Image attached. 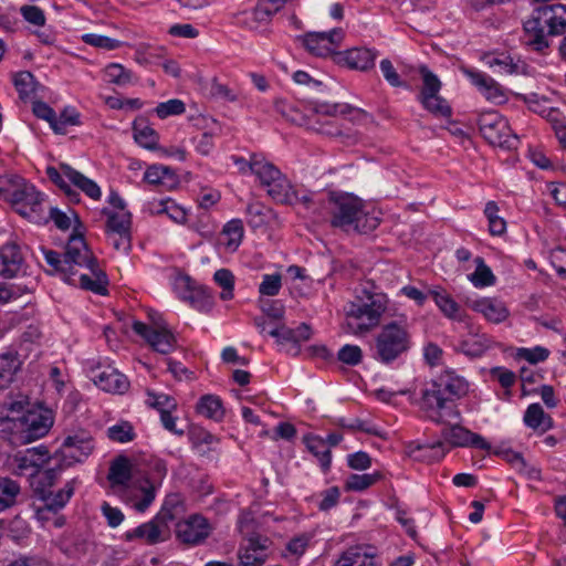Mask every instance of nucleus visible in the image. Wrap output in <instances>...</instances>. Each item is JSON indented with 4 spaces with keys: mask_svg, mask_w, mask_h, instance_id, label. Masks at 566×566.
<instances>
[{
    "mask_svg": "<svg viewBox=\"0 0 566 566\" xmlns=\"http://www.w3.org/2000/svg\"><path fill=\"white\" fill-rule=\"evenodd\" d=\"M476 123L481 135L489 144L505 149L517 147V135L512 134L507 120L497 112L480 114Z\"/></svg>",
    "mask_w": 566,
    "mask_h": 566,
    "instance_id": "nucleus-11",
    "label": "nucleus"
},
{
    "mask_svg": "<svg viewBox=\"0 0 566 566\" xmlns=\"http://www.w3.org/2000/svg\"><path fill=\"white\" fill-rule=\"evenodd\" d=\"M144 180L165 190H171L179 184L176 172L171 168L161 165L148 167L144 174Z\"/></svg>",
    "mask_w": 566,
    "mask_h": 566,
    "instance_id": "nucleus-28",
    "label": "nucleus"
},
{
    "mask_svg": "<svg viewBox=\"0 0 566 566\" xmlns=\"http://www.w3.org/2000/svg\"><path fill=\"white\" fill-rule=\"evenodd\" d=\"M411 335L407 324L390 322L385 324L375 338L374 357L382 364H390L408 353Z\"/></svg>",
    "mask_w": 566,
    "mask_h": 566,
    "instance_id": "nucleus-9",
    "label": "nucleus"
},
{
    "mask_svg": "<svg viewBox=\"0 0 566 566\" xmlns=\"http://www.w3.org/2000/svg\"><path fill=\"white\" fill-rule=\"evenodd\" d=\"M524 102L528 105V108L542 116H552L555 111L547 108L544 104L547 102L545 97H539L536 93H531L524 96Z\"/></svg>",
    "mask_w": 566,
    "mask_h": 566,
    "instance_id": "nucleus-62",
    "label": "nucleus"
},
{
    "mask_svg": "<svg viewBox=\"0 0 566 566\" xmlns=\"http://www.w3.org/2000/svg\"><path fill=\"white\" fill-rule=\"evenodd\" d=\"M20 493V485L9 479L0 476V511L13 506Z\"/></svg>",
    "mask_w": 566,
    "mask_h": 566,
    "instance_id": "nucleus-44",
    "label": "nucleus"
},
{
    "mask_svg": "<svg viewBox=\"0 0 566 566\" xmlns=\"http://www.w3.org/2000/svg\"><path fill=\"white\" fill-rule=\"evenodd\" d=\"M212 532L209 521L199 514L190 515L176 524L177 538L187 545H200Z\"/></svg>",
    "mask_w": 566,
    "mask_h": 566,
    "instance_id": "nucleus-14",
    "label": "nucleus"
},
{
    "mask_svg": "<svg viewBox=\"0 0 566 566\" xmlns=\"http://www.w3.org/2000/svg\"><path fill=\"white\" fill-rule=\"evenodd\" d=\"M185 511L182 500L179 494H169L158 512L157 516L168 525L169 522L178 518Z\"/></svg>",
    "mask_w": 566,
    "mask_h": 566,
    "instance_id": "nucleus-41",
    "label": "nucleus"
},
{
    "mask_svg": "<svg viewBox=\"0 0 566 566\" xmlns=\"http://www.w3.org/2000/svg\"><path fill=\"white\" fill-rule=\"evenodd\" d=\"M0 193L17 207L21 216L36 223L48 220L43 214V196L25 179L19 176H0Z\"/></svg>",
    "mask_w": 566,
    "mask_h": 566,
    "instance_id": "nucleus-8",
    "label": "nucleus"
},
{
    "mask_svg": "<svg viewBox=\"0 0 566 566\" xmlns=\"http://www.w3.org/2000/svg\"><path fill=\"white\" fill-rule=\"evenodd\" d=\"M335 566H380V563L375 547L356 545L343 552Z\"/></svg>",
    "mask_w": 566,
    "mask_h": 566,
    "instance_id": "nucleus-21",
    "label": "nucleus"
},
{
    "mask_svg": "<svg viewBox=\"0 0 566 566\" xmlns=\"http://www.w3.org/2000/svg\"><path fill=\"white\" fill-rule=\"evenodd\" d=\"M419 73L422 78V88L418 96L419 102L436 116H451V107L446 99L439 96L441 82L438 76L424 65L420 66Z\"/></svg>",
    "mask_w": 566,
    "mask_h": 566,
    "instance_id": "nucleus-12",
    "label": "nucleus"
},
{
    "mask_svg": "<svg viewBox=\"0 0 566 566\" xmlns=\"http://www.w3.org/2000/svg\"><path fill=\"white\" fill-rule=\"evenodd\" d=\"M544 22L547 24L548 35H558L566 32V6L545 4Z\"/></svg>",
    "mask_w": 566,
    "mask_h": 566,
    "instance_id": "nucleus-32",
    "label": "nucleus"
},
{
    "mask_svg": "<svg viewBox=\"0 0 566 566\" xmlns=\"http://www.w3.org/2000/svg\"><path fill=\"white\" fill-rule=\"evenodd\" d=\"M310 109H312L316 114L332 116V117H335L338 115L347 116L353 113H355L357 115L363 114V112L360 109L355 108L348 104H337V103L331 104L327 102H318V101L310 102Z\"/></svg>",
    "mask_w": 566,
    "mask_h": 566,
    "instance_id": "nucleus-37",
    "label": "nucleus"
},
{
    "mask_svg": "<svg viewBox=\"0 0 566 566\" xmlns=\"http://www.w3.org/2000/svg\"><path fill=\"white\" fill-rule=\"evenodd\" d=\"M484 60L488 66L499 67V72L502 74H525L527 71L525 62L507 53H499L496 55L489 54Z\"/></svg>",
    "mask_w": 566,
    "mask_h": 566,
    "instance_id": "nucleus-29",
    "label": "nucleus"
},
{
    "mask_svg": "<svg viewBox=\"0 0 566 566\" xmlns=\"http://www.w3.org/2000/svg\"><path fill=\"white\" fill-rule=\"evenodd\" d=\"M23 264L24 256L17 243L9 242L0 248V277L12 279L17 276Z\"/></svg>",
    "mask_w": 566,
    "mask_h": 566,
    "instance_id": "nucleus-24",
    "label": "nucleus"
},
{
    "mask_svg": "<svg viewBox=\"0 0 566 566\" xmlns=\"http://www.w3.org/2000/svg\"><path fill=\"white\" fill-rule=\"evenodd\" d=\"M282 286L280 274H265L263 281L259 286L261 295L275 296L279 294Z\"/></svg>",
    "mask_w": 566,
    "mask_h": 566,
    "instance_id": "nucleus-60",
    "label": "nucleus"
},
{
    "mask_svg": "<svg viewBox=\"0 0 566 566\" xmlns=\"http://www.w3.org/2000/svg\"><path fill=\"white\" fill-rule=\"evenodd\" d=\"M462 71L489 102L494 104L505 103L506 94L504 88L491 76L471 69H463Z\"/></svg>",
    "mask_w": 566,
    "mask_h": 566,
    "instance_id": "nucleus-19",
    "label": "nucleus"
},
{
    "mask_svg": "<svg viewBox=\"0 0 566 566\" xmlns=\"http://www.w3.org/2000/svg\"><path fill=\"white\" fill-rule=\"evenodd\" d=\"M20 12L25 21L31 24L42 27L45 23V15L42 9L35 6H23Z\"/></svg>",
    "mask_w": 566,
    "mask_h": 566,
    "instance_id": "nucleus-64",
    "label": "nucleus"
},
{
    "mask_svg": "<svg viewBox=\"0 0 566 566\" xmlns=\"http://www.w3.org/2000/svg\"><path fill=\"white\" fill-rule=\"evenodd\" d=\"M13 84L19 93V97L23 101L31 98L38 87L34 75L29 71H21L14 74Z\"/></svg>",
    "mask_w": 566,
    "mask_h": 566,
    "instance_id": "nucleus-42",
    "label": "nucleus"
},
{
    "mask_svg": "<svg viewBox=\"0 0 566 566\" xmlns=\"http://www.w3.org/2000/svg\"><path fill=\"white\" fill-rule=\"evenodd\" d=\"M470 384L453 369L442 370L420 389L415 403L428 419L437 423L460 420L457 402L469 392Z\"/></svg>",
    "mask_w": 566,
    "mask_h": 566,
    "instance_id": "nucleus-1",
    "label": "nucleus"
},
{
    "mask_svg": "<svg viewBox=\"0 0 566 566\" xmlns=\"http://www.w3.org/2000/svg\"><path fill=\"white\" fill-rule=\"evenodd\" d=\"M133 331L143 337L147 344L157 353L167 355L177 347V339L166 323L154 321V326L135 321Z\"/></svg>",
    "mask_w": 566,
    "mask_h": 566,
    "instance_id": "nucleus-13",
    "label": "nucleus"
},
{
    "mask_svg": "<svg viewBox=\"0 0 566 566\" xmlns=\"http://www.w3.org/2000/svg\"><path fill=\"white\" fill-rule=\"evenodd\" d=\"M103 212L107 216L106 233H130L132 216L129 212Z\"/></svg>",
    "mask_w": 566,
    "mask_h": 566,
    "instance_id": "nucleus-43",
    "label": "nucleus"
},
{
    "mask_svg": "<svg viewBox=\"0 0 566 566\" xmlns=\"http://www.w3.org/2000/svg\"><path fill=\"white\" fill-rule=\"evenodd\" d=\"M156 114L159 118H167L174 115H180L185 113V103L180 99L174 98L164 103H159L156 107Z\"/></svg>",
    "mask_w": 566,
    "mask_h": 566,
    "instance_id": "nucleus-55",
    "label": "nucleus"
},
{
    "mask_svg": "<svg viewBox=\"0 0 566 566\" xmlns=\"http://www.w3.org/2000/svg\"><path fill=\"white\" fill-rule=\"evenodd\" d=\"M65 282L96 294L106 293L107 276L82 235H72L64 252Z\"/></svg>",
    "mask_w": 566,
    "mask_h": 566,
    "instance_id": "nucleus-2",
    "label": "nucleus"
},
{
    "mask_svg": "<svg viewBox=\"0 0 566 566\" xmlns=\"http://www.w3.org/2000/svg\"><path fill=\"white\" fill-rule=\"evenodd\" d=\"M429 295L433 298L436 305L449 318L462 321L460 305L444 290H429Z\"/></svg>",
    "mask_w": 566,
    "mask_h": 566,
    "instance_id": "nucleus-35",
    "label": "nucleus"
},
{
    "mask_svg": "<svg viewBox=\"0 0 566 566\" xmlns=\"http://www.w3.org/2000/svg\"><path fill=\"white\" fill-rule=\"evenodd\" d=\"M337 358L346 365L356 366L363 359V352L359 346L347 344L338 350Z\"/></svg>",
    "mask_w": 566,
    "mask_h": 566,
    "instance_id": "nucleus-56",
    "label": "nucleus"
},
{
    "mask_svg": "<svg viewBox=\"0 0 566 566\" xmlns=\"http://www.w3.org/2000/svg\"><path fill=\"white\" fill-rule=\"evenodd\" d=\"M46 176L52 182H54L61 190L64 191L70 200H74L78 196L77 192L73 191L69 184L63 179L64 174L60 167L57 169L55 167L49 166L46 168Z\"/></svg>",
    "mask_w": 566,
    "mask_h": 566,
    "instance_id": "nucleus-59",
    "label": "nucleus"
},
{
    "mask_svg": "<svg viewBox=\"0 0 566 566\" xmlns=\"http://www.w3.org/2000/svg\"><path fill=\"white\" fill-rule=\"evenodd\" d=\"M331 224L346 232L369 233L379 226V218L366 210L360 199L342 195L329 199Z\"/></svg>",
    "mask_w": 566,
    "mask_h": 566,
    "instance_id": "nucleus-3",
    "label": "nucleus"
},
{
    "mask_svg": "<svg viewBox=\"0 0 566 566\" xmlns=\"http://www.w3.org/2000/svg\"><path fill=\"white\" fill-rule=\"evenodd\" d=\"M270 539L261 535H252L244 541L240 551V566H262L268 559Z\"/></svg>",
    "mask_w": 566,
    "mask_h": 566,
    "instance_id": "nucleus-18",
    "label": "nucleus"
},
{
    "mask_svg": "<svg viewBox=\"0 0 566 566\" xmlns=\"http://www.w3.org/2000/svg\"><path fill=\"white\" fill-rule=\"evenodd\" d=\"M303 441L307 450L317 458L319 464L324 471H327L331 467L332 454L331 449L326 446V441L314 434H307L303 438Z\"/></svg>",
    "mask_w": 566,
    "mask_h": 566,
    "instance_id": "nucleus-34",
    "label": "nucleus"
},
{
    "mask_svg": "<svg viewBox=\"0 0 566 566\" xmlns=\"http://www.w3.org/2000/svg\"><path fill=\"white\" fill-rule=\"evenodd\" d=\"M54 423L52 410L30 408L21 416H4L1 430L10 436L15 444H28L46 436Z\"/></svg>",
    "mask_w": 566,
    "mask_h": 566,
    "instance_id": "nucleus-4",
    "label": "nucleus"
},
{
    "mask_svg": "<svg viewBox=\"0 0 566 566\" xmlns=\"http://www.w3.org/2000/svg\"><path fill=\"white\" fill-rule=\"evenodd\" d=\"M499 207L494 201L485 205L484 213L489 221V231L492 235H501L506 230V222L497 216Z\"/></svg>",
    "mask_w": 566,
    "mask_h": 566,
    "instance_id": "nucleus-47",
    "label": "nucleus"
},
{
    "mask_svg": "<svg viewBox=\"0 0 566 566\" xmlns=\"http://www.w3.org/2000/svg\"><path fill=\"white\" fill-rule=\"evenodd\" d=\"M268 208L260 202L249 203L247 207L248 223L252 228H260L266 222Z\"/></svg>",
    "mask_w": 566,
    "mask_h": 566,
    "instance_id": "nucleus-54",
    "label": "nucleus"
},
{
    "mask_svg": "<svg viewBox=\"0 0 566 566\" xmlns=\"http://www.w3.org/2000/svg\"><path fill=\"white\" fill-rule=\"evenodd\" d=\"M94 444L90 433L81 431L73 436H67L59 451L61 460L65 465H72L82 462L93 451Z\"/></svg>",
    "mask_w": 566,
    "mask_h": 566,
    "instance_id": "nucleus-16",
    "label": "nucleus"
},
{
    "mask_svg": "<svg viewBox=\"0 0 566 566\" xmlns=\"http://www.w3.org/2000/svg\"><path fill=\"white\" fill-rule=\"evenodd\" d=\"M105 75L108 82L116 85H126L132 81V72L117 63L108 64L105 67Z\"/></svg>",
    "mask_w": 566,
    "mask_h": 566,
    "instance_id": "nucleus-52",
    "label": "nucleus"
},
{
    "mask_svg": "<svg viewBox=\"0 0 566 566\" xmlns=\"http://www.w3.org/2000/svg\"><path fill=\"white\" fill-rule=\"evenodd\" d=\"M60 468L39 470L30 480L33 495L43 503V505L36 510V514L40 518H43L46 512L56 513L62 510L74 494L77 484L76 479L67 481L64 486L56 492L52 490L60 476Z\"/></svg>",
    "mask_w": 566,
    "mask_h": 566,
    "instance_id": "nucleus-5",
    "label": "nucleus"
},
{
    "mask_svg": "<svg viewBox=\"0 0 566 566\" xmlns=\"http://www.w3.org/2000/svg\"><path fill=\"white\" fill-rule=\"evenodd\" d=\"M21 360L14 350L0 354V389L8 388L21 368Z\"/></svg>",
    "mask_w": 566,
    "mask_h": 566,
    "instance_id": "nucleus-31",
    "label": "nucleus"
},
{
    "mask_svg": "<svg viewBox=\"0 0 566 566\" xmlns=\"http://www.w3.org/2000/svg\"><path fill=\"white\" fill-rule=\"evenodd\" d=\"M252 174H254L268 195L276 202L292 203L296 193L287 178L272 163L253 155Z\"/></svg>",
    "mask_w": 566,
    "mask_h": 566,
    "instance_id": "nucleus-10",
    "label": "nucleus"
},
{
    "mask_svg": "<svg viewBox=\"0 0 566 566\" xmlns=\"http://www.w3.org/2000/svg\"><path fill=\"white\" fill-rule=\"evenodd\" d=\"M380 478V473L352 474L346 481V489L350 491H364L374 485Z\"/></svg>",
    "mask_w": 566,
    "mask_h": 566,
    "instance_id": "nucleus-49",
    "label": "nucleus"
},
{
    "mask_svg": "<svg viewBox=\"0 0 566 566\" xmlns=\"http://www.w3.org/2000/svg\"><path fill=\"white\" fill-rule=\"evenodd\" d=\"M305 49L316 56H328L342 43L344 32L342 29H333L328 32H307L298 38Z\"/></svg>",
    "mask_w": 566,
    "mask_h": 566,
    "instance_id": "nucleus-15",
    "label": "nucleus"
},
{
    "mask_svg": "<svg viewBox=\"0 0 566 566\" xmlns=\"http://www.w3.org/2000/svg\"><path fill=\"white\" fill-rule=\"evenodd\" d=\"M291 334L292 347L289 352H291L293 355H296L300 352V344L311 338L312 329L306 323H302L296 328H291Z\"/></svg>",
    "mask_w": 566,
    "mask_h": 566,
    "instance_id": "nucleus-57",
    "label": "nucleus"
},
{
    "mask_svg": "<svg viewBox=\"0 0 566 566\" xmlns=\"http://www.w3.org/2000/svg\"><path fill=\"white\" fill-rule=\"evenodd\" d=\"M107 479L113 489L126 491L127 500L133 502L138 512H144L155 500L156 488L149 480L145 479L138 486L132 481V462L124 455L112 461Z\"/></svg>",
    "mask_w": 566,
    "mask_h": 566,
    "instance_id": "nucleus-6",
    "label": "nucleus"
},
{
    "mask_svg": "<svg viewBox=\"0 0 566 566\" xmlns=\"http://www.w3.org/2000/svg\"><path fill=\"white\" fill-rule=\"evenodd\" d=\"M387 304L385 294L361 290L356 300L345 306L348 328L356 335L369 332L380 323Z\"/></svg>",
    "mask_w": 566,
    "mask_h": 566,
    "instance_id": "nucleus-7",
    "label": "nucleus"
},
{
    "mask_svg": "<svg viewBox=\"0 0 566 566\" xmlns=\"http://www.w3.org/2000/svg\"><path fill=\"white\" fill-rule=\"evenodd\" d=\"M545 14H547L545 4L538 6L523 23L526 43L536 51H543L549 45L546 39L548 34L546 31L547 24L544 22Z\"/></svg>",
    "mask_w": 566,
    "mask_h": 566,
    "instance_id": "nucleus-17",
    "label": "nucleus"
},
{
    "mask_svg": "<svg viewBox=\"0 0 566 566\" xmlns=\"http://www.w3.org/2000/svg\"><path fill=\"white\" fill-rule=\"evenodd\" d=\"M407 449L410 455H415L417 452H420L421 454L419 458L428 459L429 461H439L447 453L446 444L443 441L424 444L410 442Z\"/></svg>",
    "mask_w": 566,
    "mask_h": 566,
    "instance_id": "nucleus-36",
    "label": "nucleus"
},
{
    "mask_svg": "<svg viewBox=\"0 0 566 566\" xmlns=\"http://www.w3.org/2000/svg\"><path fill=\"white\" fill-rule=\"evenodd\" d=\"M169 535V525H166L157 515L149 522L144 523L125 534L126 539H144L148 544H156L165 541Z\"/></svg>",
    "mask_w": 566,
    "mask_h": 566,
    "instance_id": "nucleus-22",
    "label": "nucleus"
},
{
    "mask_svg": "<svg viewBox=\"0 0 566 566\" xmlns=\"http://www.w3.org/2000/svg\"><path fill=\"white\" fill-rule=\"evenodd\" d=\"M243 238V224L239 219L229 221L224 227L220 235V242L229 251H235Z\"/></svg>",
    "mask_w": 566,
    "mask_h": 566,
    "instance_id": "nucleus-39",
    "label": "nucleus"
},
{
    "mask_svg": "<svg viewBox=\"0 0 566 566\" xmlns=\"http://www.w3.org/2000/svg\"><path fill=\"white\" fill-rule=\"evenodd\" d=\"M475 263L476 269L469 276L473 285L476 287L493 285L495 282V276L493 275L491 269L484 263L483 259L476 258Z\"/></svg>",
    "mask_w": 566,
    "mask_h": 566,
    "instance_id": "nucleus-45",
    "label": "nucleus"
},
{
    "mask_svg": "<svg viewBox=\"0 0 566 566\" xmlns=\"http://www.w3.org/2000/svg\"><path fill=\"white\" fill-rule=\"evenodd\" d=\"M468 305L471 310L482 314L485 319L494 324L504 322L510 315L506 305L502 301L493 297L471 300L468 301Z\"/></svg>",
    "mask_w": 566,
    "mask_h": 566,
    "instance_id": "nucleus-26",
    "label": "nucleus"
},
{
    "mask_svg": "<svg viewBox=\"0 0 566 566\" xmlns=\"http://www.w3.org/2000/svg\"><path fill=\"white\" fill-rule=\"evenodd\" d=\"M213 279L216 283L222 287V292L220 297L223 301L231 300L233 297V287H234V275L228 269H220L216 271Z\"/></svg>",
    "mask_w": 566,
    "mask_h": 566,
    "instance_id": "nucleus-48",
    "label": "nucleus"
},
{
    "mask_svg": "<svg viewBox=\"0 0 566 566\" xmlns=\"http://www.w3.org/2000/svg\"><path fill=\"white\" fill-rule=\"evenodd\" d=\"M60 168L64 176L78 189H81L86 196L94 200H98L102 196L101 188L98 185L85 177L80 171L75 170L67 164H60Z\"/></svg>",
    "mask_w": 566,
    "mask_h": 566,
    "instance_id": "nucleus-30",
    "label": "nucleus"
},
{
    "mask_svg": "<svg viewBox=\"0 0 566 566\" xmlns=\"http://www.w3.org/2000/svg\"><path fill=\"white\" fill-rule=\"evenodd\" d=\"M83 41L86 44L93 45L95 48H101L105 50H115L120 46V41L105 36L99 35L95 33H87L83 35Z\"/></svg>",
    "mask_w": 566,
    "mask_h": 566,
    "instance_id": "nucleus-58",
    "label": "nucleus"
},
{
    "mask_svg": "<svg viewBox=\"0 0 566 566\" xmlns=\"http://www.w3.org/2000/svg\"><path fill=\"white\" fill-rule=\"evenodd\" d=\"M310 541L311 536L307 534L297 535L287 542L286 552L292 556L300 557L305 553Z\"/></svg>",
    "mask_w": 566,
    "mask_h": 566,
    "instance_id": "nucleus-63",
    "label": "nucleus"
},
{
    "mask_svg": "<svg viewBox=\"0 0 566 566\" xmlns=\"http://www.w3.org/2000/svg\"><path fill=\"white\" fill-rule=\"evenodd\" d=\"M134 138L140 146L151 149L156 146L158 135L150 126H148L145 118L139 117L133 124Z\"/></svg>",
    "mask_w": 566,
    "mask_h": 566,
    "instance_id": "nucleus-40",
    "label": "nucleus"
},
{
    "mask_svg": "<svg viewBox=\"0 0 566 566\" xmlns=\"http://www.w3.org/2000/svg\"><path fill=\"white\" fill-rule=\"evenodd\" d=\"M524 423L533 429L545 432L553 428L554 422L549 415H547L539 403H532L527 407L524 417Z\"/></svg>",
    "mask_w": 566,
    "mask_h": 566,
    "instance_id": "nucleus-33",
    "label": "nucleus"
},
{
    "mask_svg": "<svg viewBox=\"0 0 566 566\" xmlns=\"http://www.w3.org/2000/svg\"><path fill=\"white\" fill-rule=\"evenodd\" d=\"M198 413L214 421H221L224 417L222 401L218 396L205 395L197 403Z\"/></svg>",
    "mask_w": 566,
    "mask_h": 566,
    "instance_id": "nucleus-38",
    "label": "nucleus"
},
{
    "mask_svg": "<svg viewBox=\"0 0 566 566\" xmlns=\"http://www.w3.org/2000/svg\"><path fill=\"white\" fill-rule=\"evenodd\" d=\"M287 0H258L256 6L251 12L244 13V23L250 29H258L268 24L272 17L280 11Z\"/></svg>",
    "mask_w": 566,
    "mask_h": 566,
    "instance_id": "nucleus-25",
    "label": "nucleus"
},
{
    "mask_svg": "<svg viewBox=\"0 0 566 566\" xmlns=\"http://www.w3.org/2000/svg\"><path fill=\"white\" fill-rule=\"evenodd\" d=\"M146 403L159 411L160 415L167 411H175L177 409V402L175 398L166 394H157L151 390H147Z\"/></svg>",
    "mask_w": 566,
    "mask_h": 566,
    "instance_id": "nucleus-46",
    "label": "nucleus"
},
{
    "mask_svg": "<svg viewBox=\"0 0 566 566\" xmlns=\"http://www.w3.org/2000/svg\"><path fill=\"white\" fill-rule=\"evenodd\" d=\"M378 52L368 48H353L337 54L336 61L361 72L374 67Z\"/></svg>",
    "mask_w": 566,
    "mask_h": 566,
    "instance_id": "nucleus-23",
    "label": "nucleus"
},
{
    "mask_svg": "<svg viewBox=\"0 0 566 566\" xmlns=\"http://www.w3.org/2000/svg\"><path fill=\"white\" fill-rule=\"evenodd\" d=\"M32 453H18L12 459L11 465L12 471L17 475H25L30 479L39 470H34L32 468Z\"/></svg>",
    "mask_w": 566,
    "mask_h": 566,
    "instance_id": "nucleus-53",
    "label": "nucleus"
},
{
    "mask_svg": "<svg viewBox=\"0 0 566 566\" xmlns=\"http://www.w3.org/2000/svg\"><path fill=\"white\" fill-rule=\"evenodd\" d=\"M107 437L115 442L126 443L135 438L134 428L129 422H120L107 429Z\"/></svg>",
    "mask_w": 566,
    "mask_h": 566,
    "instance_id": "nucleus-51",
    "label": "nucleus"
},
{
    "mask_svg": "<svg viewBox=\"0 0 566 566\" xmlns=\"http://www.w3.org/2000/svg\"><path fill=\"white\" fill-rule=\"evenodd\" d=\"M441 434L451 447H473L481 450H490L491 448L482 436L459 424L444 428Z\"/></svg>",
    "mask_w": 566,
    "mask_h": 566,
    "instance_id": "nucleus-20",
    "label": "nucleus"
},
{
    "mask_svg": "<svg viewBox=\"0 0 566 566\" xmlns=\"http://www.w3.org/2000/svg\"><path fill=\"white\" fill-rule=\"evenodd\" d=\"M6 533L11 539L19 542L30 534V527L24 518L15 516L9 522H6Z\"/></svg>",
    "mask_w": 566,
    "mask_h": 566,
    "instance_id": "nucleus-50",
    "label": "nucleus"
},
{
    "mask_svg": "<svg viewBox=\"0 0 566 566\" xmlns=\"http://www.w3.org/2000/svg\"><path fill=\"white\" fill-rule=\"evenodd\" d=\"M92 379L102 390L112 394H124L129 387L127 377L112 367L96 370Z\"/></svg>",
    "mask_w": 566,
    "mask_h": 566,
    "instance_id": "nucleus-27",
    "label": "nucleus"
},
{
    "mask_svg": "<svg viewBox=\"0 0 566 566\" xmlns=\"http://www.w3.org/2000/svg\"><path fill=\"white\" fill-rule=\"evenodd\" d=\"M486 345L474 337L463 339L459 343L458 349L467 356L479 357L486 350Z\"/></svg>",
    "mask_w": 566,
    "mask_h": 566,
    "instance_id": "nucleus-61",
    "label": "nucleus"
}]
</instances>
